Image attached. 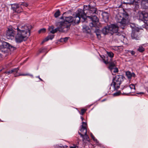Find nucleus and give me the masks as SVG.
<instances>
[{
  "label": "nucleus",
  "instance_id": "obj_1",
  "mask_svg": "<svg viewBox=\"0 0 148 148\" xmlns=\"http://www.w3.org/2000/svg\"><path fill=\"white\" fill-rule=\"evenodd\" d=\"M32 26L29 25L23 24L18 25L16 29L17 34L15 36L16 42L20 43L25 40L30 35ZM6 31V36L9 39H13L16 34V29L10 26Z\"/></svg>",
  "mask_w": 148,
  "mask_h": 148
},
{
  "label": "nucleus",
  "instance_id": "obj_2",
  "mask_svg": "<svg viewBox=\"0 0 148 148\" xmlns=\"http://www.w3.org/2000/svg\"><path fill=\"white\" fill-rule=\"evenodd\" d=\"M60 18L63 19L64 21L58 23L57 25H59V27L55 29H54V27L53 26L49 27L48 29L50 33L53 34L57 31L66 33L69 29L71 25L70 23L73 22V17L72 16L69 17L62 16Z\"/></svg>",
  "mask_w": 148,
  "mask_h": 148
},
{
  "label": "nucleus",
  "instance_id": "obj_3",
  "mask_svg": "<svg viewBox=\"0 0 148 148\" xmlns=\"http://www.w3.org/2000/svg\"><path fill=\"white\" fill-rule=\"evenodd\" d=\"M118 27L117 26L114 24H111L105 27L102 29L103 33L106 34L108 33L111 34H115V35L120 36L121 34L119 32Z\"/></svg>",
  "mask_w": 148,
  "mask_h": 148
},
{
  "label": "nucleus",
  "instance_id": "obj_4",
  "mask_svg": "<svg viewBox=\"0 0 148 148\" xmlns=\"http://www.w3.org/2000/svg\"><path fill=\"white\" fill-rule=\"evenodd\" d=\"M125 79V77L123 75H116L113 79V82L111 84L110 89H111V87L113 88L112 90L118 89L121 84Z\"/></svg>",
  "mask_w": 148,
  "mask_h": 148
},
{
  "label": "nucleus",
  "instance_id": "obj_5",
  "mask_svg": "<svg viewBox=\"0 0 148 148\" xmlns=\"http://www.w3.org/2000/svg\"><path fill=\"white\" fill-rule=\"evenodd\" d=\"M86 17V15L85 14L84 11L81 9H79L78 12L75 16L73 17V22L75 24H78L80 22V18H82L85 20Z\"/></svg>",
  "mask_w": 148,
  "mask_h": 148
},
{
  "label": "nucleus",
  "instance_id": "obj_6",
  "mask_svg": "<svg viewBox=\"0 0 148 148\" xmlns=\"http://www.w3.org/2000/svg\"><path fill=\"white\" fill-rule=\"evenodd\" d=\"M117 21L118 23L125 26L126 23V19L128 18V15L127 14H118L117 16Z\"/></svg>",
  "mask_w": 148,
  "mask_h": 148
},
{
  "label": "nucleus",
  "instance_id": "obj_7",
  "mask_svg": "<svg viewBox=\"0 0 148 148\" xmlns=\"http://www.w3.org/2000/svg\"><path fill=\"white\" fill-rule=\"evenodd\" d=\"M87 17L91 19L92 22L90 23V26L91 27H95L98 22V19L95 15H91L88 16Z\"/></svg>",
  "mask_w": 148,
  "mask_h": 148
},
{
  "label": "nucleus",
  "instance_id": "obj_8",
  "mask_svg": "<svg viewBox=\"0 0 148 148\" xmlns=\"http://www.w3.org/2000/svg\"><path fill=\"white\" fill-rule=\"evenodd\" d=\"M19 69L18 68H16L14 69H13L11 70H10L6 72L5 73L6 74H8L10 73H13L15 74V76L16 77L18 76L22 75V76H26L29 75L32 77H33L32 75H30L29 74H20L19 73H18L17 72L19 70Z\"/></svg>",
  "mask_w": 148,
  "mask_h": 148
},
{
  "label": "nucleus",
  "instance_id": "obj_9",
  "mask_svg": "<svg viewBox=\"0 0 148 148\" xmlns=\"http://www.w3.org/2000/svg\"><path fill=\"white\" fill-rule=\"evenodd\" d=\"M108 57H107L106 58L105 57L104 58H103V62L106 64H109V66L108 67L109 69L112 72L113 69L115 67L116 65V62L114 61L113 62H109L108 61V60L107 59Z\"/></svg>",
  "mask_w": 148,
  "mask_h": 148
},
{
  "label": "nucleus",
  "instance_id": "obj_10",
  "mask_svg": "<svg viewBox=\"0 0 148 148\" xmlns=\"http://www.w3.org/2000/svg\"><path fill=\"white\" fill-rule=\"evenodd\" d=\"M139 19L142 21H148V13L143 11L139 14Z\"/></svg>",
  "mask_w": 148,
  "mask_h": 148
},
{
  "label": "nucleus",
  "instance_id": "obj_11",
  "mask_svg": "<svg viewBox=\"0 0 148 148\" xmlns=\"http://www.w3.org/2000/svg\"><path fill=\"white\" fill-rule=\"evenodd\" d=\"M82 125L81 126V128L80 129L81 132H79L83 135H84V134H86V133H87V130L86 128L87 124L84 122H82Z\"/></svg>",
  "mask_w": 148,
  "mask_h": 148
},
{
  "label": "nucleus",
  "instance_id": "obj_12",
  "mask_svg": "<svg viewBox=\"0 0 148 148\" xmlns=\"http://www.w3.org/2000/svg\"><path fill=\"white\" fill-rule=\"evenodd\" d=\"M88 7L89 8L88 13L90 15L92 14L94 15L96 13V8L90 6V5H88Z\"/></svg>",
  "mask_w": 148,
  "mask_h": 148
},
{
  "label": "nucleus",
  "instance_id": "obj_13",
  "mask_svg": "<svg viewBox=\"0 0 148 148\" xmlns=\"http://www.w3.org/2000/svg\"><path fill=\"white\" fill-rule=\"evenodd\" d=\"M1 47L2 48L5 49L9 48L10 49L12 48V46H10L9 43L5 42H2Z\"/></svg>",
  "mask_w": 148,
  "mask_h": 148
},
{
  "label": "nucleus",
  "instance_id": "obj_14",
  "mask_svg": "<svg viewBox=\"0 0 148 148\" xmlns=\"http://www.w3.org/2000/svg\"><path fill=\"white\" fill-rule=\"evenodd\" d=\"M125 74L127 78L130 80L132 77H135V74L134 73H131L129 71H127L126 72Z\"/></svg>",
  "mask_w": 148,
  "mask_h": 148
},
{
  "label": "nucleus",
  "instance_id": "obj_15",
  "mask_svg": "<svg viewBox=\"0 0 148 148\" xmlns=\"http://www.w3.org/2000/svg\"><path fill=\"white\" fill-rule=\"evenodd\" d=\"M142 7L144 9L148 8V0H142L141 2Z\"/></svg>",
  "mask_w": 148,
  "mask_h": 148
},
{
  "label": "nucleus",
  "instance_id": "obj_16",
  "mask_svg": "<svg viewBox=\"0 0 148 148\" xmlns=\"http://www.w3.org/2000/svg\"><path fill=\"white\" fill-rule=\"evenodd\" d=\"M20 6L18 4H14L12 5V8L15 12L19 13L20 11L16 10Z\"/></svg>",
  "mask_w": 148,
  "mask_h": 148
},
{
  "label": "nucleus",
  "instance_id": "obj_17",
  "mask_svg": "<svg viewBox=\"0 0 148 148\" xmlns=\"http://www.w3.org/2000/svg\"><path fill=\"white\" fill-rule=\"evenodd\" d=\"M78 134L80 135L83 138V140H87V141H89V138L87 134V133L86 134H84L83 135L81 133H80L79 131L78 132Z\"/></svg>",
  "mask_w": 148,
  "mask_h": 148
},
{
  "label": "nucleus",
  "instance_id": "obj_18",
  "mask_svg": "<svg viewBox=\"0 0 148 148\" xmlns=\"http://www.w3.org/2000/svg\"><path fill=\"white\" fill-rule=\"evenodd\" d=\"M102 16L103 19L106 21H108L109 18V14L107 12L102 13Z\"/></svg>",
  "mask_w": 148,
  "mask_h": 148
},
{
  "label": "nucleus",
  "instance_id": "obj_19",
  "mask_svg": "<svg viewBox=\"0 0 148 148\" xmlns=\"http://www.w3.org/2000/svg\"><path fill=\"white\" fill-rule=\"evenodd\" d=\"M54 37V35H51L48 36L47 37L45 38L42 42L41 43L43 44L44 42L47 41L49 40H52Z\"/></svg>",
  "mask_w": 148,
  "mask_h": 148
},
{
  "label": "nucleus",
  "instance_id": "obj_20",
  "mask_svg": "<svg viewBox=\"0 0 148 148\" xmlns=\"http://www.w3.org/2000/svg\"><path fill=\"white\" fill-rule=\"evenodd\" d=\"M127 2L126 3L129 4H133L134 2L138 3L139 0H126Z\"/></svg>",
  "mask_w": 148,
  "mask_h": 148
},
{
  "label": "nucleus",
  "instance_id": "obj_21",
  "mask_svg": "<svg viewBox=\"0 0 148 148\" xmlns=\"http://www.w3.org/2000/svg\"><path fill=\"white\" fill-rule=\"evenodd\" d=\"M83 28L84 30V31L86 32L87 33H89L90 31V29L88 26L84 25L83 26Z\"/></svg>",
  "mask_w": 148,
  "mask_h": 148
},
{
  "label": "nucleus",
  "instance_id": "obj_22",
  "mask_svg": "<svg viewBox=\"0 0 148 148\" xmlns=\"http://www.w3.org/2000/svg\"><path fill=\"white\" fill-rule=\"evenodd\" d=\"M107 53L108 56L110 57V58H112L114 57V53L112 52L107 51Z\"/></svg>",
  "mask_w": 148,
  "mask_h": 148
},
{
  "label": "nucleus",
  "instance_id": "obj_23",
  "mask_svg": "<svg viewBox=\"0 0 148 148\" xmlns=\"http://www.w3.org/2000/svg\"><path fill=\"white\" fill-rule=\"evenodd\" d=\"M60 12L59 10H58L55 13L54 16L55 17L57 18L60 15Z\"/></svg>",
  "mask_w": 148,
  "mask_h": 148
},
{
  "label": "nucleus",
  "instance_id": "obj_24",
  "mask_svg": "<svg viewBox=\"0 0 148 148\" xmlns=\"http://www.w3.org/2000/svg\"><path fill=\"white\" fill-rule=\"evenodd\" d=\"M115 2L119 6L121 5L122 3L121 0H116Z\"/></svg>",
  "mask_w": 148,
  "mask_h": 148
},
{
  "label": "nucleus",
  "instance_id": "obj_25",
  "mask_svg": "<svg viewBox=\"0 0 148 148\" xmlns=\"http://www.w3.org/2000/svg\"><path fill=\"white\" fill-rule=\"evenodd\" d=\"M144 48L141 46L138 49V51L140 52H143L144 51Z\"/></svg>",
  "mask_w": 148,
  "mask_h": 148
},
{
  "label": "nucleus",
  "instance_id": "obj_26",
  "mask_svg": "<svg viewBox=\"0 0 148 148\" xmlns=\"http://www.w3.org/2000/svg\"><path fill=\"white\" fill-rule=\"evenodd\" d=\"M90 136H91V137L92 139H93V140L94 141H96L97 143L98 142V141L95 138V137L92 134V133H91V134H90Z\"/></svg>",
  "mask_w": 148,
  "mask_h": 148
},
{
  "label": "nucleus",
  "instance_id": "obj_27",
  "mask_svg": "<svg viewBox=\"0 0 148 148\" xmlns=\"http://www.w3.org/2000/svg\"><path fill=\"white\" fill-rule=\"evenodd\" d=\"M68 38L66 37L64 38H61L60 39V41L61 42L64 41V42H66L68 40Z\"/></svg>",
  "mask_w": 148,
  "mask_h": 148
},
{
  "label": "nucleus",
  "instance_id": "obj_28",
  "mask_svg": "<svg viewBox=\"0 0 148 148\" xmlns=\"http://www.w3.org/2000/svg\"><path fill=\"white\" fill-rule=\"evenodd\" d=\"M46 31V29L45 28H43L40 30L38 31V33H44Z\"/></svg>",
  "mask_w": 148,
  "mask_h": 148
},
{
  "label": "nucleus",
  "instance_id": "obj_29",
  "mask_svg": "<svg viewBox=\"0 0 148 148\" xmlns=\"http://www.w3.org/2000/svg\"><path fill=\"white\" fill-rule=\"evenodd\" d=\"M130 27H131L132 29H134L133 30H134L135 29L136 27L135 26V25L133 24H131L130 25Z\"/></svg>",
  "mask_w": 148,
  "mask_h": 148
},
{
  "label": "nucleus",
  "instance_id": "obj_30",
  "mask_svg": "<svg viewBox=\"0 0 148 148\" xmlns=\"http://www.w3.org/2000/svg\"><path fill=\"white\" fill-rule=\"evenodd\" d=\"M130 88L131 89H135V86L134 84H131L130 86Z\"/></svg>",
  "mask_w": 148,
  "mask_h": 148
},
{
  "label": "nucleus",
  "instance_id": "obj_31",
  "mask_svg": "<svg viewBox=\"0 0 148 148\" xmlns=\"http://www.w3.org/2000/svg\"><path fill=\"white\" fill-rule=\"evenodd\" d=\"M112 71L114 73H117L118 72V70L117 68L114 67Z\"/></svg>",
  "mask_w": 148,
  "mask_h": 148
},
{
  "label": "nucleus",
  "instance_id": "obj_32",
  "mask_svg": "<svg viewBox=\"0 0 148 148\" xmlns=\"http://www.w3.org/2000/svg\"><path fill=\"white\" fill-rule=\"evenodd\" d=\"M121 94L120 91H118L114 94V96H117Z\"/></svg>",
  "mask_w": 148,
  "mask_h": 148
},
{
  "label": "nucleus",
  "instance_id": "obj_33",
  "mask_svg": "<svg viewBox=\"0 0 148 148\" xmlns=\"http://www.w3.org/2000/svg\"><path fill=\"white\" fill-rule=\"evenodd\" d=\"M55 148H64V146H60L58 145H56L55 146Z\"/></svg>",
  "mask_w": 148,
  "mask_h": 148
},
{
  "label": "nucleus",
  "instance_id": "obj_34",
  "mask_svg": "<svg viewBox=\"0 0 148 148\" xmlns=\"http://www.w3.org/2000/svg\"><path fill=\"white\" fill-rule=\"evenodd\" d=\"M16 10H18V11H19V13L22 12L23 10L22 8V7H21L20 6Z\"/></svg>",
  "mask_w": 148,
  "mask_h": 148
},
{
  "label": "nucleus",
  "instance_id": "obj_35",
  "mask_svg": "<svg viewBox=\"0 0 148 148\" xmlns=\"http://www.w3.org/2000/svg\"><path fill=\"white\" fill-rule=\"evenodd\" d=\"M86 111V110L85 109H82L81 110V114L83 115Z\"/></svg>",
  "mask_w": 148,
  "mask_h": 148
},
{
  "label": "nucleus",
  "instance_id": "obj_36",
  "mask_svg": "<svg viewBox=\"0 0 148 148\" xmlns=\"http://www.w3.org/2000/svg\"><path fill=\"white\" fill-rule=\"evenodd\" d=\"M95 33H96V35H97V34H100L99 30V29H97L95 31Z\"/></svg>",
  "mask_w": 148,
  "mask_h": 148
},
{
  "label": "nucleus",
  "instance_id": "obj_37",
  "mask_svg": "<svg viewBox=\"0 0 148 148\" xmlns=\"http://www.w3.org/2000/svg\"><path fill=\"white\" fill-rule=\"evenodd\" d=\"M45 50V49L44 48H42L40 50L39 52L40 53H42Z\"/></svg>",
  "mask_w": 148,
  "mask_h": 148
},
{
  "label": "nucleus",
  "instance_id": "obj_38",
  "mask_svg": "<svg viewBox=\"0 0 148 148\" xmlns=\"http://www.w3.org/2000/svg\"><path fill=\"white\" fill-rule=\"evenodd\" d=\"M21 5H23L25 6V7H27L28 6V4L26 3H24L21 4Z\"/></svg>",
  "mask_w": 148,
  "mask_h": 148
},
{
  "label": "nucleus",
  "instance_id": "obj_39",
  "mask_svg": "<svg viewBox=\"0 0 148 148\" xmlns=\"http://www.w3.org/2000/svg\"><path fill=\"white\" fill-rule=\"evenodd\" d=\"M97 36L98 39H100L101 36L100 34H97Z\"/></svg>",
  "mask_w": 148,
  "mask_h": 148
},
{
  "label": "nucleus",
  "instance_id": "obj_40",
  "mask_svg": "<svg viewBox=\"0 0 148 148\" xmlns=\"http://www.w3.org/2000/svg\"><path fill=\"white\" fill-rule=\"evenodd\" d=\"M127 86H124V87H123V86H121V89H122V90H123L124 88H126L127 87Z\"/></svg>",
  "mask_w": 148,
  "mask_h": 148
},
{
  "label": "nucleus",
  "instance_id": "obj_41",
  "mask_svg": "<svg viewBox=\"0 0 148 148\" xmlns=\"http://www.w3.org/2000/svg\"><path fill=\"white\" fill-rule=\"evenodd\" d=\"M131 53L132 55H134L135 54V52L134 51H131Z\"/></svg>",
  "mask_w": 148,
  "mask_h": 148
},
{
  "label": "nucleus",
  "instance_id": "obj_42",
  "mask_svg": "<svg viewBox=\"0 0 148 148\" xmlns=\"http://www.w3.org/2000/svg\"><path fill=\"white\" fill-rule=\"evenodd\" d=\"M36 77L38 78L40 81H42V80L40 78L39 76Z\"/></svg>",
  "mask_w": 148,
  "mask_h": 148
},
{
  "label": "nucleus",
  "instance_id": "obj_43",
  "mask_svg": "<svg viewBox=\"0 0 148 148\" xmlns=\"http://www.w3.org/2000/svg\"><path fill=\"white\" fill-rule=\"evenodd\" d=\"M138 94H144V93L143 92H140V93H137Z\"/></svg>",
  "mask_w": 148,
  "mask_h": 148
},
{
  "label": "nucleus",
  "instance_id": "obj_44",
  "mask_svg": "<svg viewBox=\"0 0 148 148\" xmlns=\"http://www.w3.org/2000/svg\"><path fill=\"white\" fill-rule=\"evenodd\" d=\"M81 119H82V121H83V120L84 119H83V118L81 116Z\"/></svg>",
  "mask_w": 148,
  "mask_h": 148
},
{
  "label": "nucleus",
  "instance_id": "obj_45",
  "mask_svg": "<svg viewBox=\"0 0 148 148\" xmlns=\"http://www.w3.org/2000/svg\"><path fill=\"white\" fill-rule=\"evenodd\" d=\"M65 146L66 147H68V146H66V145Z\"/></svg>",
  "mask_w": 148,
  "mask_h": 148
},
{
  "label": "nucleus",
  "instance_id": "obj_46",
  "mask_svg": "<svg viewBox=\"0 0 148 148\" xmlns=\"http://www.w3.org/2000/svg\"><path fill=\"white\" fill-rule=\"evenodd\" d=\"M132 37L133 36V34H132Z\"/></svg>",
  "mask_w": 148,
  "mask_h": 148
},
{
  "label": "nucleus",
  "instance_id": "obj_47",
  "mask_svg": "<svg viewBox=\"0 0 148 148\" xmlns=\"http://www.w3.org/2000/svg\"><path fill=\"white\" fill-rule=\"evenodd\" d=\"M104 100H105V99H104V100H103L102 101H104Z\"/></svg>",
  "mask_w": 148,
  "mask_h": 148
},
{
  "label": "nucleus",
  "instance_id": "obj_48",
  "mask_svg": "<svg viewBox=\"0 0 148 148\" xmlns=\"http://www.w3.org/2000/svg\"><path fill=\"white\" fill-rule=\"evenodd\" d=\"M147 92H148V90L147 91Z\"/></svg>",
  "mask_w": 148,
  "mask_h": 148
}]
</instances>
